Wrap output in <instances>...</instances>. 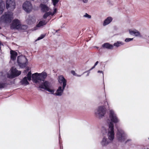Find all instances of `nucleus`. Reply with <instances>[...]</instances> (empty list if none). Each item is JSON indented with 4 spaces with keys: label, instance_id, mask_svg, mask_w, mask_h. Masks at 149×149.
Segmentation results:
<instances>
[{
    "label": "nucleus",
    "instance_id": "5",
    "mask_svg": "<svg viewBox=\"0 0 149 149\" xmlns=\"http://www.w3.org/2000/svg\"><path fill=\"white\" fill-rule=\"evenodd\" d=\"M17 63L19 66L22 68H24L27 65L28 63L27 59L25 56L24 57L18 56L17 58Z\"/></svg>",
    "mask_w": 149,
    "mask_h": 149
},
{
    "label": "nucleus",
    "instance_id": "4",
    "mask_svg": "<svg viewBox=\"0 0 149 149\" xmlns=\"http://www.w3.org/2000/svg\"><path fill=\"white\" fill-rule=\"evenodd\" d=\"M116 138L120 142L124 141L127 137V135L125 132L121 129L117 130V132L116 134Z\"/></svg>",
    "mask_w": 149,
    "mask_h": 149
},
{
    "label": "nucleus",
    "instance_id": "22",
    "mask_svg": "<svg viewBox=\"0 0 149 149\" xmlns=\"http://www.w3.org/2000/svg\"><path fill=\"white\" fill-rule=\"evenodd\" d=\"M112 20V18L111 17H107L104 21L103 25L106 26L109 24Z\"/></svg>",
    "mask_w": 149,
    "mask_h": 149
},
{
    "label": "nucleus",
    "instance_id": "14",
    "mask_svg": "<svg viewBox=\"0 0 149 149\" xmlns=\"http://www.w3.org/2000/svg\"><path fill=\"white\" fill-rule=\"evenodd\" d=\"M65 87L59 86L56 90V93H54V95L58 96H61L62 95Z\"/></svg>",
    "mask_w": 149,
    "mask_h": 149
},
{
    "label": "nucleus",
    "instance_id": "3",
    "mask_svg": "<svg viewBox=\"0 0 149 149\" xmlns=\"http://www.w3.org/2000/svg\"><path fill=\"white\" fill-rule=\"evenodd\" d=\"M106 111V108L105 106H100L95 111V113L96 116H98L100 119L104 116Z\"/></svg>",
    "mask_w": 149,
    "mask_h": 149
},
{
    "label": "nucleus",
    "instance_id": "10",
    "mask_svg": "<svg viewBox=\"0 0 149 149\" xmlns=\"http://www.w3.org/2000/svg\"><path fill=\"white\" fill-rule=\"evenodd\" d=\"M21 74V72L18 71L16 68L12 67L11 69L10 75H8L9 78H14L19 76Z\"/></svg>",
    "mask_w": 149,
    "mask_h": 149
},
{
    "label": "nucleus",
    "instance_id": "23",
    "mask_svg": "<svg viewBox=\"0 0 149 149\" xmlns=\"http://www.w3.org/2000/svg\"><path fill=\"white\" fill-rule=\"evenodd\" d=\"M5 8V4L2 0H0V15L2 14Z\"/></svg>",
    "mask_w": 149,
    "mask_h": 149
},
{
    "label": "nucleus",
    "instance_id": "30",
    "mask_svg": "<svg viewBox=\"0 0 149 149\" xmlns=\"http://www.w3.org/2000/svg\"><path fill=\"white\" fill-rule=\"evenodd\" d=\"M98 63H99V62H98V61H96V63H95L93 67H92L89 70L87 71H85V72H84L83 73V74H84V73H86V72H88V71H91V70H92V69H93V68H95V66L97 65L98 64Z\"/></svg>",
    "mask_w": 149,
    "mask_h": 149
},
{
    "label": "nucleus",
    "instance_id": "25",
    "mask_svg": "<svg viewBox=\"0 0 149 149\" xmlns=\"http://www.w3.org/2000/svg\"><path fill=\"white\" fill-rule=\"evenodd\" d=\"M124 44V43L122 42L118 41L114 43L113 46H116V47H118L121 45H123Z\"/></svg>",
    "mask_w": 149,
    "mask_h": 149
},
{
    "label": "nucleus",
    "instance_id": "36",
    "mask_svg": "<svg viewBox=\"0 0 149 149\" xmlns=\"http://www.w3.org/2000/svg\"><path fill=\"white\" fill-rule=\"evenodd\" d=\"M57 11V9L56 8H54V11L53 13L52 12V14L51 15L52 16H53L56 12Z\"/></svg>",
    "mask_w": 149,
    "mask_h": 149
},
{
    "label": "nucleus",
    "instance_id": "48",
    "mask_svg": "<svg viewBox=\"0 0 149 149\" xmlns=\"http://www.w3.org/2000/svg\"><path fill=\"white\" fill-rule=\"evenodd\" d=\"M2 73H3V72H0V74H1V76H2Z\"/></svg>",
    "mask_w": 149,
    "mask_h": 149
},
{
    "label": "nucleus",
    "instance_id": "9",
    "mask_svg": "<svg viewBox=\"0 0 149 149\" xmlns=\"http://www.w3.org/2000/svg\"><path fill=\"white\" fill-rule=\"evenodd\" d=\"M22 7L24 10L27 13L31 11L32 8L31 3L29 1H25L23 4Z\"/></svg>",
    "mask_w": 149,
    "mask_h": 149
},
{
    "label": "nucleus",
    "instance_id": "52",
    "mask_svg": "<svg viewBox=\"0 0 149 149\" xmlns=\"http://www.w3.org/2000/svg\"><path fill=\"white\" fill-rule=\"evenodd\" d=\"M1 29V27H0V29Z\"/></svg>",
    "mask_w": 149,
    "mask_h": 149
},
{
    "label": "nucleus",
    "instance_id": "43",
    "mask_svg": "<svg viewBox=\"0 0 149 149\" xmlns=\"http://www.w3.org/2000/svg\"><path fill=\"white\" fill-rule=\"evenodd\" d=\"M90 71H88V73H87V74L86 76H88L89 75V72H90Z\"/></svg>",
    "mask_w": 149,
    "mask_h": 149
},
{
    "label": "nucleus",
    "instance_id": "40",
    "mask_svg": "<svg viewBox=\"0 0 149 149\" xmlns=\"http://www.w3.org/2000/svg\"><path fill=\"white\" fill-rule=\"evenodd\" d=\"M132 140L131 139H129L127 140L125 142V143H127L129 141H131Z\"/></svg>",
    "mask_w": 149,
    "mask_h": 149
},
{
    "label": "nucleus",
    "instance_id": "47",
    "mask_svg": "<svg viewBox=\"0 0 149 149\" xmlns=\"http://www.w3.org/2000/svg\"><path fill=\"white\" fill-rule=\"evenodd\" d=\"M1 42H0V50H1Z\"/></svg>",
    "mask_w": 149,
    "mask_h": 149
},
{
    "label": "nucleus",
    "instance_id": "50",
    "mask_svg": "<svg viewBox=\"0 0 149 149\" xmlns=\"http://www.w3.org/2000/svg\"><path fill=\"white\" fill-rule=\"evenodd\" d=\"M109 3H110V4H111V5H112L113 4V3H111L110 2H109Z\"/></svg>",
    "mask_w": 149,
    "mask_h": 149
},
{
    "label": "nucleus",
    "instance_id": "41",
    "mask_svg": "<svg viewBox=\"0 0 149 149\" xmlns=\"http://www.w3.org/2000/svg\"><path fill=\"white\" fill-rule=\"evenodd\" d=\"M82 1L84 3H87L88 2V0H82Z\"/></svg>",
    "mask_w": 149,
    "mask_h": 149
},
{
    "label": "nucleus",
    "instance_id": "33",
    "mask_svg": "<svg viewBox=\"0 0 149 149\" xmlns=\"http://www.w3.org/2000/svg\"><path fill=\"white\" fill-rule=\"evenodd\" d=\"M83 17H86L87 19H91V15H89L86 13L85 14L83 15Z\"/></svg>",
    "mask_w": 149,
    "mask_h": 149
},
{
    "label": "nucleus",
    "instance_id": "45",
    "mask_svg": "<svg viewBox=\"0 0 149 149\" xmlns=\"http://www.w3.org/2000/svg\"><path fill=\"white\" fill-rule=\"evenodd\" d=\"M81 75H78L77 74H76V75H75V76H77V77H81Z\"/></svg>",
    "mask_w": 149,
    "mask_h": 149
},
{
    "label": "nucleus",
    "instance_id": "29",
    "mask_svg": "<svg viewBox=\"0 0 149 149\" xmlns=\"http://www.w3.org/2000/svg\"><path fill=\"white\" fill-rule=\"evenodd\" d=\"M59 1V0H52V3L54 7L56 6Z\"/></svg>",
    "mask_w": 149,
    "mask_h": 149
},
{
    "label": "nucleus",
    "instance_id": "18",
    "mask_svg": "<svg viewBox=\"0 0 149 149\" xmlns=\"http://www.w3.org/2000/svg\"><path fill=\"white\" fill-rule=\"evenodd\" d=\"M47 23V22L45 20H42L40 21H39L38 23L36 25V26L34 27V29L35 30H36L38 27H40L45 25Z\"/></svg>",
    "mask_w": 149,
    "mask_h": 149
},
{
    "label": "nucleus",
    "instance_id": "1",
    "mask_svg": "<svg viewBox=\"0 0 149 149\" xmlns=\"http://www.w3.org/2000/svg\"><path fill=\"white\" fill-rule=\"evenodd\" d=\"M109 115L110 122L108 124V126H110V124L111 123L113 125V126L114 127L113 123L116 124L119 122L120 120L114 110L112 109H109Z\"/></svg>",
    "mask_w": 149,
    "mask_h": 149
},
{
    "label": "nucleus",
    "instance_id": "28",
    "mask_svg": "<svg viewBox=\"0 0 149 149\" xmlns=\"http://www.w3.org/2000/svg\"><path fill=\"white\" fill-rule=\"evenodd\" d=\"M31 71L29 72L27 75V78L28 80L29 81H30L31 80Z\"/></svg>",
    "mask_w": 149,
    "mask_h": 149
},
{
    "label": "nucleus",
    "instance_id": "31",
    "mask_svg": "<svg viewBox=\"0 0 149 149\" xmlns=\"http://www.w3.org/2000/svg\"><path fill=\"white\" fill-rule=\"evenodd\" d=\"M46 91H47L51 93L52 94H53L54 95V90L50 89L49 88L47 89Z\"/></svg>",
    "mask_w": 149,
    "mask_h": 149
},
{
    "label": "nucleus",
    "instance_id": "37",
    "mask_svg": "<svg viewBox=\"0 0 149 149\" xmlns=\"http://www.w3.org/2000/svg\"><path fill=\"white\" fill-rule=\"evenodd\" d=\"M28 26L26 25H24L21 26V29H26L27 28Z\"/></svg>",
    "mask_w": 149,
    "mask_h": 149
},
{
    "label": "nucleus",
    "instance_id": "15",
    "mask_svg": "<svg viewBox=\"0 0 149 149\" xmlns=\"http://www.w3.org/2000/svg\"><path fill=\"white\" fill-rule=\"evenodd\" d=\"M32 80L34 83H37L40 81L39 77L37 72L32 74Z\"/></svg>",
    "mask_w": 149,
    "mask_h": 149
},
{
    "label": "nucleus",
    "instance_id": "38",
    "mask_svg": "<svg viewBox=\"0 0 149 149\" xmlns=\"http://www.w3.org/2000/svg\"><path fill=\"white\" fill-rule=\"evenodd\" d=\"M71 73L73 75L75 76L76 75V73L75 72V71L74 70H72L71 72Z\"/></svg>",
    "mask_w": 149,
    "mask_h": 149
},
{
    "label": "nucleus",
    "instance_id": "13",
    "mask_svg": "<svg viewBox=\"0 0 149 149\" xmlns=\"http://www.w3.org/2000/svg\"><path fill=\"white\" fill-rule=\"evenodd\" d=\"M49 82L47 81H45L39 85V87L40 88L46 90L48 88H49Z\"/></svg>",
    "mask_w": 149,
    "mask_h": 149
},
{
    "label": "nucleus",
    "instance_id": "44",
    "mask_svg": "<svg viewBox=\"0 0 149 149\" xmlns=\"http://www.w3.org/2000/svg\"><path fill=\"white\" fill-rule=\"evenodd\" d=\"M54 31H55L56 33H57V32H58V31H59V30L58 29V30H56L55 31V29H54Z\"/></svg>",
    "mask_w": 149,
    "mask_h": 149
},
{
    "label": "nucleus",
    "instance_id": "17",
    "mask_svg": "<svg viewBox=\"0 0 149 149\" xmlns=\"http://www.w3.org/2000/svg\"><path fill=\"white\" fill-rule=\"evenodd\" d=\"M41 11L43 12H45L49 10V8L47 5L43 3H41L39 6Z\"/></svg>",
    "mask_w": 149,
    "mask_h": 149
},
{
    "label": "nucleus",
    "instance_id": "46",
    "mask_svg": "<svg viewBox=\"0 0 149 149\" xmlns=\"http://www.w3.org/2000/svg\"><path fill=\"white\" fill-rule=\"evenodd\" d=\"M60 149H63V146H62L60 145Z\"/></svg>",
    "mask_w": 149,
    "mask_h": 149
},
{
    "label": "nucleus",
    "instance_id": "53",
    "mask_svg": "<svg viewBox=\"0 0 149 149\" xmlns=\"http://www.w3.org/2000/svg\"><path fill=\"white\" fill-rule=\"evenodd\" d=\"M104 88H105V86H104Z\"/></svg>",
    "mask_w": 149,
    "mask_h": 149
},
{
    "label": "nucleus",
    "instance_id": "6",
    "mask_svg": "<svg viewBox=\"0 0 149 149\" xmlns=\"http://www.w3.org/2000/svg\"><path fill=\"white\" fill-rule=\"evenodd\" d=\"M110 126H109L108 129V132L107 136L109 140L112 142L114 140V138L115 133L114 132V127L113 126V125L111 123L110 124Z\"/></svg>",
    "mask_w": 149,
    "mask_h": 149
},
{
    "label": "nucleus",
    "instance_id": "8",
    "mask_svg": "<svg viewBox=\"0 0 149 149\" xmlns=\"http://www.w3.org/2000/svg\"><path fill=\"white\" fill-rule=\"evenodd\" d=\"M15 3L14 0H6V8L8 10H13L15 8Z\"/></svg>",
    "mask_w": 149,
    "mask_h": 149
},
{
    "label": "nucleus",
    "instance_id": "21",
    "mask_svg": "<svg viewBox=\"0 0 149 149\" xmlns=\"http://www.w3.org/2000/svg\"><path fill=\"white\" fill-rule=\"evenodd\" d=\"M102 46L104 48L110 49H112L113 48V45L108 42L104 43L102 45Z\"/></svg>",
    "mask_w": 149,
    "mask_h": 149
},
{
    "label": "nucleus",
    "instance_id": "42",
    "mask_svg": "<svg viewBox=\"0 0 149 149\" xmlns=\"http://www.w3.org/2000/svg\"><path fill=\"white\" fill-rule=\"evenodd\" d=\"M60 139H61V138L60 134H59V143L60 142Z\"/></svg>",
    "mask_w": 149,
    "mask_h": 149
},
{
    "label": "nucleus",
    "instance_id": "24",
    "mask_svg": "<svg viewBox=\"0 0 149 149\" xmlns=\"http://www.w3.org/2000/svg\"><path fill=\"white\" fill-rule=\"evenodd\" d=\"M130 33L131 35L134 34L136 36H139L140 37L141 36L140 32L137 30L130 31Z\"/></svg>",
    "mask_w": 149,
    "mask_h": 149
},
{
    "label": "nucleus",
    "instance_id": "11",
    "mask_svg": "<svg viewBox=\"0 0 149 149\" xmlns=\"http://www.w3.org/2000/svg\"><path fill=\"white\" fill-rule=\"evenodd\" d=\"M111 142L108 140L106 137L104 136L103 137L100 143L103 147H106Z\"/></svg>",
    "mask_w": 149,
    "mask_h": 149
},
{
    "label": "nucleus",
    "instance_id": "34",
    "mask_svg": "<svg viewBox=\"0 0 149 149\" xmlns=\"http://www.w3.org/2000/svg\"><path fill=\"white\" fill-rule=\"evenodd\" d=\"M137 148H139V149H149V148L147 147L141 146H138Z\"/></svg>",
    "mask_w": 149,
    "mask_h": 149
},
{
    "label": "nucleus",
    "instance_id": "32",
    "mask_svg": "<svg viewBox=\"0 0 149 149\" xmlns=\"http://www.w3.org/2000/svg\"><path fill=\"white\" fill-rule=\"evenodd\" d=\"M45 35H44V34L41 35V36L40 37H38V38L36 40V41H37V40H39L42 39V38H44L45 37Z\"/></svg>",
    "mask_w": 149,
    "mask_h": 149
},
{
    "label": "nucleus",
    "instance_id": "26",
    "mask_svg": "<svg viewBox=\"0 0 149 149\" xmlns=\"http://www.w3.org/2000/svg\"><path fill=\"white\" fill-rule=\"evenodd\" d=\"M45 12L43 16V18L44 19H46L48 17L51 15L52 14V12L50 11Z\"/></svg>",
    "mask_w": 149,
    "mask_h": 149
},
{
    "label": "nucleus",
    "instance_id": "19",
    "mask_svg": "<svg viewBox=\"0 0 149 149\" xmlns=\"http://www.w3.org/2000/svg\"><path fill=\"white\" fill-rule=\"evenodd\" d=\"M27 77H25L20 81V83L21 85L25 86L29 85V83Z\"/></svg>",
    "mask_w": 149,
    "mask_h": 149
},
{
    "label": "nucleus",
    "instance_id": "35",
    "mask_svg": "<svg viewBox=\"0 0 149 149\" xmlns=\"http://www.w3.org/2000/svg\"><path fill=\"white\" fill-rule=\"evenodd\" d=\"M133 38H126L125 39V41L126 42H128L133 40Z\"/></svg>",
    "mask_w": 149,
    "mask_h": 149
},
{
    "label": "nucleus",
    "instance_id": "20",
    "mask_svg": "<svg viewBox=\"0 0 149 149\" xmlns=\"http://www.w3.org/2000/svg\"><path fill=\"white\" fill-rule=\"evenodd\" d=\"M10 54L11 60L13 61L15 60L17 55V52L11 50L10 51Z\"/></svg>",
    "mask_w": 149,
    "mask_h": 149
},
{
    "label": "nucleus",
    "instance_id": "51",
    "mask_svg": "<svg viewBox=\"0 0 149 149\" xmlns=\"http://www.w3.org/2000/svg\"><path fill=\"white\" fill-rule=\"evenodd\" d=\"M106 103H107V105H108V102H106Z\"/></svg>",
    "mask_w": 149,
    "mask_h": 149
},
{
    "label": "nucleus",
    "instance_id": "49",
    "mask_svg": "<svg viewBox=\"0 0 149 149\" xmlns=\"http://www.w3.org/2000/svg\"><path fill=\"white\" fill-rule=\"evenodd\" d=\"M95 47H96V48H97V49H98V47H97L96 46H95Z\"/></svg>",
    "mask_w": 149,
    "mask_h": 149
},
{
    "label": "nucleus",
    "instance_id": "39",
    "mask_svg": "<svg viewBox=\"0 0 149 149\" xmlns=\"http://www.w3.org/2000/svg\"><path fill=\"white\" fill-rule=\"evenodd\" d=\"M98 73H102V74L103 75V77H104V73L102 71H100V70H98L97 71Z\"/></svg>",
    "mask_w": 149,
    "mask_h": 149
},
{
    "label": "nucleus",
    "instance_id": "27",
    "mask_svg": "<svg viewBox=\"0 0 149 149\" xmlns=\"http://www.w3.org/2000/svg\"><path fill=\"white\" fill-rule=\"evenodd\" d=\"M8 84L7 83H0V89L6 87L7 86Z\"/></svg>",
    "mask_w": 149,
    "mask_h": 149
},
{
    "label": "nucleus",
    "instance_id": "12",
    "mask_svg": "<svg viewBox=\"0 0 149 149\" xmlns=\"http://www.w3.org/2000/svg\"><path fill=\"white\" fill-rule=\"evenodd\" d=\"M58 83L61 84L62 83L63 86L65 87L66 85L67 81L64 78V77L62 75H60L58 77Z\"/></svg>",
    "mask_w": 149,
    "mask_h": 149
},
{
    "label": "nucleus",
    "instance_id": "16",
    "mask_svg": "<svg viewBox=\"0 0 149 149\" xmlns=\"http://www.w3.org/2000/svg\"><path fill=\"white\" fill-rule=\"evenodd\" d=\"M40 81H44L47 76V74L45 72H42L41 73H38Z\"/></svg>",
    "mask_w": 149,
    "mask_h": 149
},
{
    "label": "nucleus",
    "instance_id": "7",
    "mask_svg": "<svg viewBox=\"0 0 149 149\" xmlns=\"http://www.w3.org/2000/svg\"><path fill=\"white\" fill-rule=\"evenodd\" d=\"M10 28L12 30L19 29L22 28L19 20L18 19H14L10 25Z\"/></svg>",
    "mask_w": 149,
    "mask_h": 149
},
{
    "label": "nucleus",
    "instance_id": "2",
    "mask_svg": "<svg viewBox=\"0 0 149 149\" xmlns=\"http://www.w3.org/2000/svg\"><path fill=\"white\" fill-rule=\"evenodd\" d=\"M13 17V13L10 12H5L1 17V21L6 23H10Z\"/></svg>",
    "mask_w": 149,
    "mask_h": 149
}]
</instances>
